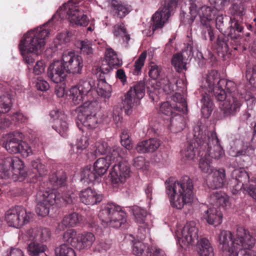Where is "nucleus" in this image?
<instances>
[{"label":"nucleus","mask_w":256,"mask_h":256,"mask_svg":"<svg viewBox=\"0 0 256 256\" xmlns=\"http://www.w3.org/2000/svg\"><path fill=\"white\" fill-rule=\"evenodd\" d=\"M218 240L223 256H256V252L252 254L251 250L256 236L242 227L238 228L233 234L228 230H221Z\"/></svg>","instance_id":"nucleus-1"},{"label":"nucleus","mask_w":256,"mask_h":256,"mask_svg":"<svg viewBox=\"0 0 256 256\" xmlns=\"http://www.w3.org/2000/svg\"><path fill=\"white\" fill-rule=\"evenodd\" d=\"M194 136L199 148L204 150L198 163V167L204 173L209 174L215 169L211 166L212 158L219 160L224 152L214 131H209L204 126L194 127Z\"/></svg>","instance_id":"nucleus-2"},{"label":"nucleus","mask_w":256,"mask_h":256,"mask_svg":"<svg viewBox=\"0 0 256 256\" xmlns=\"http://www.w3.org/2000/svg\"><path fill=\"white\" fill-rule=\"evenodd\" d=\"M165 184L166 193L172 207L180 210L192 202L194 186L188 176H184L178 181L166 180Z\"/></svg>","instance_id":"nucleus-3"},{"label":"nucleus","mask_w":256,"mask_h":256,"mask_svg":"<svg viewBox=\"0 0 256 256\" xmlns=\"http://www.w3.org/2000/svg\"><path fill=\"white\" fill-rule=\"evenodd\" d=\"M36 212L42 216H47L51 206L54 204L58 207L72 204V198L70 194H60L54 189L48 188L44 191H40L36 195Z\"/></svg>","instance_id":"nucleus-4"},{"label":"nucleus","mask_w":256,"mask_h":256,"mask_svg":"<svg viewBox=\"0 0 256 256\" xmlns=\"http://www.w3.org/2000/svg\"><path fill=\"white\" fill-rule=\"evenodd\" d=\"M122 145L125 148L120 147H114L110 151L105 158L98 159L94 163V168L98 174L101 178L107 172L112 162H118L119 159L122 158L126 153V150H131L132 144L130 139L128 130H123L120 135Z\"/></svg>","instance_id":"nucleus-5"},{"label":"nucleus","mask_w":256,"mask_h":256,"mask_svg":"<svg viewBox=\"0 0 256 256\" xmlns=\"http://www.w3.org/2000/svg\"><path fill=\"white\" fill-rule=\"evenodd\" d=\"M48 34V30L42 27H38L28 32L24 36L19 45L22 54L34 53L38 54L44 48L45 40Z\"/></svg>","instance_id":"nucleus-6"},{"label":"nucleus","mask_w":256,"mask_h":256,"mask_svg":"<svg viewBox=\"0 0 256 256\" xmlns=\"http://www.w3.org/2000/svg\"><path fill=\"white\" fill-rule=\"evenodd\" d=\"M26 236L31 242L27 247L28 253L30 256H40L48 250L47 246L42 242L48 240L50 236V232L47 228H34L28 230Z\"/></svg>","instance_id":"nucleus-7"},{"label":"nucleus","mask_w":256,"mask_h":256,"mask_svg":"<svg viewBox=\"0 0 256 256\" xmlns=\"http://www.w3.org/2000/svg\"><path fill=\"white\" fill-rule=\"evenodd\" d=\"M98 217L104 226L118 228L126 222V214L122 208L113 203L103 204Z\"/></svg>","instance_id":"nucleus-8"},{"label":"nucleus","mask_w":256,"mask_h":256,"mask_svg":"<svg viewBox=\"0 0 256 256\" xmlns=\"http://www.w3.org/2000/svg\"><path fill=\"white\" fill-rule=\"evenodd\" d=\"M218 88L215 91V97L218 100L224 102L220 106V108L224 118H230L236 116L240 112L242 104L243 94H237L236 96H230L226 95L224 90H220Z\"/></svg>","instance_id":"nucleus-9"},{"label":"nucleus","mask_w":256,"mask_h":256,"mask_svg":"<svg viewBox=\"0 0 256 256\" xmlns=\"http://www.w3.org/2000/svg\"><path fill=\"white\" fill-rule=\"evenodd\" d=\"M57 14L60 18H63L66 14V18L69 21L78 26H86L89 22L82 8L77 5L75 0H70L66 4L60 6L57 10Z\"/></svg>","instance_id":"nucleus-10"},{"label":"nucleus","mask_w":256,"mask_h":256,"mask_svg":"<svg viewBox=\"0 0 256 256\" xmlns=\"http://www.w3.org/2000/svg\"><path fill=\"white\" fill-rule=\"evenodd\" d=\"M97 100L87 101L76 108L78 119L84 126L94 128L98 122L96 110L98 108Z\"/></svg>","instance_id":"nucleus-11"},{"label":"nucleus","mask_w":256,"mask_h":256,"mask_svg":"<svg viewBox=\"0 0 256 256\" xmlns=\"http://www.w3.org/2000/svg\"><path fill=\"white\" fill-rule=\"evenodd\" d=\"M145 91L144 82L140 81L131 87L124 94L122 98V104L127 113L135 106L140 104V100L144 96Z\"/></svg>","instance_id":"nucleus-12"},{"label":"nucleus","mask_w":256,"mask_h":256,"mask_svg":"<svg viewBox=\"0 0 256 256\" xmlns=\"http://www.w3.org/2000/svg\"><path fill=\"white\" fill-rule=\"evenodd\" d=\"M32 217V214L21 206L10 209L6 214V220L10 226L20 228L27 224Z\"/></svg>","instance_id":"nucleus-13"},{"label":"nucleus","mask_w":256,"mask_h":256,"mask_svg":"<svg viewBox=\"0 0 256 256\" xmlns=\"http://www.w3.org/2000/svg\"><path fill=\"white\" fill-rule=\"evenodd\" d=\"M12 174L22 176L24 174V162L17 157H8L4 163H0V178H8Z\"/></svg>","instance_id":"nucleus-14"},{"label":"nucleus","mask_w":256,"mask_h":256,"mask_svg":"<svg viewBox=\"0 0 256 256\" xmlns=\"http://www.w3.org/2000/svg\"><path fill=\"white\" fill-rule=\"evenodd\" d=\"M198 228L194 222H187L183 228L177 232L178 242L182 248L194 246L198 242Z\"/></svg>","instance_id":"nucleus-15"},{"label":"nucleus","mask_w":256,"mask_h":256,"mask_svg":"<svg viewBox=\"0 0 256 256\" xmlns=\"http://www.w3.org/2000/svg\"><path fill=\"white\" fill-rule=\"evenodd\" d=\"M177 0H171L167 5L160 8L152 16V30L153 32L162 28L168 19L170 11L177 4Z\"/></svg>","instance_id":"nucleus-16"},{"label":"nucleus","mask_w":256,"mask_h":256,"mask_svg":"<svg viewBox=\"0 0 256 256\" xmlns=\"http://www.w3.org/2000/svg\"><path fill=\"white\" fill-rule=\"evenodd\" d=\"M62 60L68 72L73 74L81 72L84 66L82 59L80 56L76 54L73 51H64L62 55Z\"/></svg>","instance_id":"nucleus-17"},{"label":"nucleus","mask_w":256,"mask_h":256,"mask_svg":"<svg viewBox=\"0 0 256 256\" xmlns=\"http://www.w3.org/2000/svg\"><path fill=\"white\" fill-rule=\"evenodd\" d=\"M130 167L126 162L114 164L110 172V180L114 186L124 183L130 176Z\"/></svg>","instance_id":"nucleus-18"},{"label":"nucleus","mask_w":256,"mask_h":256,"mask_svg":"<svg viewBox=\"0 0 256 256\" xmlns=\"http://www.w3.org/2000/svg\"><path fill=\"white\" fill-rule=\"evenodd\" d=\"M67 73L66 66L62 60L55 61L51 64L47 71L48 76L55 83H59L64 80Z\"/></svg>","instance_id":"nucleus-19"},{"label":"nucleus","mask_w":256,"mask_h":256,"mask_svg":"<svg viewBox=\"0 0 256 256\" xmlns=\"http://www.w3.org/2000/svg\"><path fill=\"white\" fill-rule=\"evenodd\" d=\"M50 115L54 121V124L52 126L53 128L62 136L66 138L68 135V128L66 121V115L58 110H52Z\"/></svg>","instance_id":"nucleus-20"},{"label":"nucleus","mask_w":256,"mask_h":256,"mask_svg":"<svg viewBox=\"0 0 256 256\" xmlns=\"http://www.w3.org/2000/svg\"><path fill=\"white\" fill-rule=\"evenodd\" d=\"M193 54L192 48L188 44L186 50H184L182 53L174 55L172 60V64L178 72L186 70V64L188 57Z\"/></svg>","instance_id":"nucleus-21"},{"label":"nucleus","mask_w":256,"mask_h":256,"mask_svg":"<svg viewBox=\"0 0 256 256\" xmlns=\"http://www.w3.org/2000/svg\"><path fill=\"white\" fill-rule=\"evenodd\" d=\"M96 240L94 235L90 232L80 234L76 236V240L73 241L72 246L79 250L90 249Z\"/></svg>","instance_id":"nucleus-22"},{"label":"nucleus","mask_w":256,"mask_h":256,"mask_svg":"<svg viewBox=\"0 0 256 256\" xmlns=\"http://www.w3.org/2000/svg\"><path fill=\"white\" fill-rule=\"evenodd\" d=\"M226 177L224 169L222 168H215L208 174V184L212 189L221 188L225 183Z\"/></svg>","instance_id":"nucleus-23"},{"label":"nucleus","mask_w":256,"mask_h":256,"mask_svg":"<svg viewBox=\"0 0 256 256\" xmlns=\"http://www.w3.org/2000/svg\"><path fill=\"white\" fill-rule=\"evenodd\" d=\"M218 88L220 90H224L226 97L228 96H236L237 94L240 95L241 93L244 94V90H240L238 88L234 82L232 80H228L226 79H220L218 82L215 89H214V95L215 96V91Z\"/></svg>","instance_id":"nucleus-24"},{"label":"nucleus","mask_w":256,"mask_h":256,"mask_svg":"<svg viewBox=\"0 0 256 256\" xmlns=\"http://www.w3.org/2000/svg\"><path fill=\"white\" fill-rule=\"evenodd\" d=\"M232 177L230 185L236 192L244 188V182L249 181L248 174L242 168L234 170L232 173Z\"/></svg>","instance_id":"nucleus-25"},{"label":"nucleus","mask_w":256,"mask_h":256,"mask_svg":"<svg viewBox=\"0 0 256 256\" xmlns=\"http://www.w3.org/2000/svg\"><path fill=\"white\" fill-rule=\"evenodd\" d=\"M80 200L86 205H94L100 203L102 200V196L91 188L82 190L79 194Z\"/></svg>","instance_id":"nucleus-26"},{"label":"nucleus","mask_w":256,"mask_h":256,"mask_svg":"<svg viewBox=\"0 0 256 256\" xmlns=\"http://www.w3.org/2000/svg\"><path fill=\"white\" fill-rule=\"evenodd\" d=\"M160 144L159 140L155 138H150L138 142L136 146V150L138 153L141 154L153 152L158 150Z\"/></svg>","instance_id":"nucleus-27"},{"label":"nucleus","mask_w":256,"mask_h":256,"mask_svg":"<svg viewBox=\"0 0 256 256\" xmlns=\"http://www.w3.org/2000/svg\"><path fill=\"white\" fill-rule=\"evenodd\" d=\"M218 10L211 6H204L200 8L198 6L197 14H198L202 25H206L218 14Z\"/></svg>","instance_id":"nucleus-28"},{"label":"nucleus","mask_w":256,"mask_h":256,"mask_svg":"<svg viewBox=\"0 0 256 256\" xmlns=\"http://www.w3.org/2000/svg\"><path fill=\"white\" fill-rule=\"evenodd\" d=\"M190 12L186 14L182 10L180 14L181 22L184 25L190 26L194 22L197 15L198 5L196 0H190Z\"/></svg>","instance_id":"nucleus-29"},{"label":"nucleus","mask_w":256,"mask_h":256,"mask_svg":"<svg viewBox=\"0 0 256 256\" xmlns=\"http://www.w3.org/2000/svg\"><path fill=\"white\" fill-rule=\"evenodd\" d=\"M204 216L209 224L214 226H217L222 222V214L218 208L212 207L208 208Z\"/></svg>","instance_id":"nucleus-30"},{"label":"nucleus","mask_w":256,"mask_h":256,"mask_svg":"<svg viewBox=\"0 0 256 256\" xmlns=\"http://www.w3.org/2000/svg\"><path fill=\"white\" fill-rule=\"evenodd\" d=\"M112 6L113 15L120 18L125 17L132 10L130 6L116 0L112 1Z\"/></svg>","instance_id":"nucleus-31"},{"label":"nucleus","mask_w":256,"mask_h":256,"mask_svg":"<svg viewBox=\"0 0 256 256\" xmlns=\"http://www.w3.org/2000/svg\"><path fill=\"white\" fill-rule=\"evenodd\" d=\"M80 220V216L76 212H73L66 216L58 224V230L62 231L67 228L74 227L77 224Z\"/></svg>","instance_id":"nucleus-32"},{"label":"nucleus","mask_w":256,"mask_h":256,"mask_svg":"<svg viewBox=\"0 0 256 256\" xmlns=\"http://www.w3.org/2000/svg\"><path fill=\"white\" fill-rule=\"evenodd\" d=\"M212 204L216 206H222L223 208L230 206L229 197L224 192H216L212 194L210 197Z\"/></svg>","instance_id":"nucleus-33"},{"label":"nucleus","mask_w":256,"mask_h":256,"mask_svg":"<svg viewBox=\"0 0 256 256\" xmlns=\"http://www.w3.org/2000/svg\"><path fill=\"white\" fill-rule=\"evenodd\" d=\"M194 142H190L186 144L184 150L182 152V156L188 160H193L196 154H200L201 152H204L202 149L199 148L196 140V136L194 135Z\"/></svg>","instance_id":"nucleus-34"},{"label":"nucleus","mask_w":256,"mask_h":256,"mask_svg":"<svg viewBox=\"0 0 256 256\" xmlns=\"http://www.w3.org/2000/svg\"><path fill=\"white\" fill-rule=\"evenodd\" d=\"M219 78V75L216 70H212L209 72L204 78L205 83L204 82V87L207 90L210 92H211L214 93V89H215L216 86L214 85L216 82H218Z\"/></svg>","instance_id":"nucleus-35"},{"label":"nucleus","mask_w":256,"mask_h":256,"mask_svg":"<svg viewBox=\"0 0 256 256\" xmlns=\"http://www.w3.org/2000/svg\"><path fill=\"white\" fill-rule=\"evenodd\" d=\"M20 140L9 134L7 140L4 142V145L6 150L10 154H18Z\"/></svg>","instance_id":"nucleus-36"},{"label":"nucleus","mask_w":256,"mask_h":256,"mask_svg":"<svg viewBox=\"0 0 256 256\" xmlns=\"http://www.w3.org/2000/svg\"><path fill=\"white\" fill-rule=\"evenodd\" d=\"M99 78L97 84L96 92L98 96L109 98L111 96L112 88L104 80V78Z\"/></svg>","instance_id":"nucleus-37"},{"label":"nucleus","mask_w":256,"mask_h":256,"mask_svg":"<svg viewBox=\"0 0 256 256\" xmlns=\"http://www.w3.org/2000/svg\"><path fill=\"white\" fill-rule=\"evenodd\" d=\"M200 102L202 114L204 118H208L212 110V102L210 95L206 92L202 94Z\"/></svg>","instance_id":"nucleus-38"},{"label":"nucleus","mask_w":256,"mask_h":256,"mask_svg":"<svg viewBox=\"0 0 256 256\" xmlns=\"http://www.w3.org/2000/svg\"><path fill=\"white\" fill-rule=\"evenodd\" d=\"M112 32L114 36L116 38H120L124 42L128 44L130 40V36L127 32L124 23L122 22H118L112 28Z\"/></svg>","instance_id":"nucleus-39"},{"label":"nucleus","mask_w":256,"mask_h":256,"mask_svg":"<svg viewBox=\"0 0 256 256\" xmlns=\"http://www.w3.org/2000/svg\"><path fill=\"white\" fill-rule=\"evenodd\" d=\"M76 86L86 96L95 89V81L90 78H83Z\"/></svg>","instance_id":"nucleus-40"},{"label":"nucleus","mask_w":256,"mask_h":256,"mask_svg":"<svg viewBox=\"0 0 256 256\" xmlns=\"http://www.w3.org/2000/svg\"><path fill=\"white\" fill-rule=\"evenodd\" d=\"M81 180L87 183L94 182L95 181L98 182L100 178L99 176L96 174V172L94 168L87 166L84 168L80 174Z\"/></svg>","instance_id":"nucleus-41"},{"label":"nucleus","mask_w":256,"mask_h":256,"mask_svg":"<svg viewBox=\"0 0 256 256\" xmlns=\"http://www.w3.org/2000/svg\"><path fill=\"white\" fill-rule=\"evenodd\" d=\"M170 130L174 132L182 131L185 126L184 118L180 114H176L170 119Z\"/></svg>","instance_id":"nucleus-42"},{"label":"nucleus","mask_w":256,"mask_h":256,"mask_svg":"<svg viewBox=\"0 0 256 256\" xmlns=\"http://www.w3.org/2000/svg\"><path fill=\"white\" fill-rule=\"evenodd\" d=\"M132 214L134 221L139 224H144L147 216L146 210L136 206L129 208Z\"/></svg>","instance_id":"nucleus-43"},{"label":"nucleus","mask_w":256,"mask_h":256,"mask_svg":"<svg viewBox=\"0 0 256 256\" xmlns=\"http://www.w3.org/2000/svg\"><path fill=\"white\" fill-rule=\"evenodd\" d=\"M198 253L200 256H214V250L209 242L206 238L200 239L198 245Z\"/></svg>","instance_id":"nucleus-44"},{"label":"nucleus","mask_w":256,"mask_h":256,"mask_svg":"<svg viewBox=\"0 0 256 256\" xmlns=\"http://www.w3.org/2000/svg\"><path fill=\"white\" fill-rule=\"evenodd\" d=\"M106 62L116 68L122 64V60L118 57L116 53L112 48H110L106 52Z\"/></svg>","instance_id":"nucleus-45"},{"label":"nucleus","mask_w":256,"mask_h":256,"mask_svg":"<svg viewBox=\"0 0 256 256\" xmlns=\"http://www.w3.org/2000/svg\"><path fill=\"white\" fill-rule=\"evenodd\" d=\"M231 26L228 36L232 39H236L238 36V33L242 32L244 27L242 24L238 22L236 18H230Z\"/></svg>","instance_id":"nucleus-46"},{"label":"nucleus","mask_w":256,"mask_h":256,"mask_svg":"<svg viewBox=\"0 0 256 256\" xmlns=\"http://www.w3.org/2000/svg\"><path fill=\"white\" fill-rule=\"evenodd\" d=\"M70 93L72 100L76 105L80 104L86 96L84 94H82V92L76 86L71 88Z\"/></svg>","instance_id":"nucleus-47"},{"label":"nucleus","mask_w":256,"mask_h":256,"mask_svg":"<svg viewBox=\"0 0 256 256\" xmlns=\"http://www.w3.org/2000/svg\"><path fill=\"white\" fill-rule=\"evenodd\" d=\"M56 256H76L75 251L67 244H62L55 250Z\"/></svg>","instance_id":"nucleus-48"},{"label":"nucleus","mask_w":256,"mask_h":256,"mask_svg":"<svg viewBox=\"0 0 256 256\" xmlns=\"http://www.w3.org/2000/svg\"><path fill=\"white\" fill-rule=\"evenodd\" d=\"M162 72V67L155 62H151L149 64V76L154 80L158 79Z\"/></svg>","instance_id":"nucleus-49"},{"label":"nucleus","mask_w":256,"mask_h":256,"mask_svg":"<svg viewBox=\"0 0 256 256\" xmlns=\"http://www.w3.org/2000/svg\"><path fill=\"white\" fill-rule=\"evenodd\" d=\"M172 100L174 102L178 104L175 106L178 111H184V108L187 110V104L183 96L180 93H176L173 96Z\"/></svg>","instance_id":"nucleus-50"},{"label":"nucleus","mask_w":256,"mask_h":256,"mask_svg":"<svg viewBox=\"0 0 256 256\" xmlns=\"http://www.w3.org/2000/svg\"><path fill=\"white\" fill-rule=\"evenodd\" d=\"M65 174H52L49 178V182L54 187H61L66 182Z\"/></svg>","instance_id":"nucleus-51"},{"label":"nucleus","mask_w":256,"mask_h":256,"mask_svg":"<svg viewBox=\"0 0 256 256\" xmlns=\"http://www.w3.org/2000/svg\"><path fill=\"white\" fill-rule=\"evenodd\" d=\"M96 153L99 154H106L108 155V152L111 151L114 146L110 148L108 146V144L103 141H98L96 143ZM115 147H116L115 146Z\"/></svg>","instance_id":"nucleus-52"},{"label":"nucleus","mask_w":256,"mask_h":256,"mask_svg":"<svg viewBox=\"0 0 256 256\" xmlns=\"http://www.w3.org/2000/svg\"><path fill=\"white\" fill-rule=\"evenodd\" d=\"M31 166L33 168V172L42 176L46 174V170L44 165L42 164L39 159L34 160L31 162Z\"/></svg>","instance_id":"nucleus-53"},{"label":"nucleus","mask_w":256,"mask_h":256,"mask_svg":"<svg viewBox=\"0 0 256 256\" xmlns=\"http://www.w3.org/2000/svg\"><path fill=\"white\" fill-rule=\"evenodd\" d=\"M160 111L163 114L166 116H170L172 114H175L176 111H178L174 104H170L168 102H163L160 106Z\"/></svg>","instance_id":"nucleus-54"},{"label":"nucleus","mask_w":256,"mask_h":256,"mask_svg":"<svg viewBox=\"0 0 256 256\" xmlns=\"http://www.w3.org/2000/svg\"><path fill=\"white\" fill-rule=\"evenodd\" d=\"M78 47L80 49L82 53L84 54L90 55L93 53L92 43L90 41L84 40L78 44Z\"/></svg>","instance_id":"nucleus-55"},{"label":"nucleus","mask_w":256,"mask_h":256,"mask_svg":"<svg viewBox=\"0 0 256 256\" xmlns=\"http://www.w3.org/2000/svg\"><path fill=\"white\" fill-rule=\"evenodd\" d=\"M72 34L70 32H62L58 35L54 40L56 46L58 48V46L64 44L70 41Z\"/></svg>","instance_id":"nucleus-56"},{"label":"nucleus","mask_w":256,"mask_h":256,"mask_svg":"<svg viewBox=\"0 0 256 256\" xmlns=\"http://www.w3.org/2000/svg\"><path fill=\"white\" fill-rule=\"evenodd\" d=\"M146 58V52H142L138 58L136 60L134 65V73L136 75H138L140 72V70L144 65V63Z\"/></svg>","instance_id":"nucleus-57"},{"label":"nucleus","mask_w":256,"mask_h":256,"mask_svg":"<svg viewBox=\"0 0 256 256\" xmlns=\"http://www.w3.org/2000/svg\"><path fill=\"white\" fill-rule=\"evenodd\" d=\"M114 68L112 66H110L108 64L105 62L103 63L100 68H96L95 72L97 78L104 77V74H108Z\"/></svg>","instance_id":"nucleus-58"},{"label":"nucleus","mask_w":256,"mask_h":256,"mask_svg":"<svg viewBox=\"0 0 256 256\" xmlns=\"http://www.w3.org/2000/svg\"><path fill=\"white\" fill-rule=\"evenodd\" d=\"M88 145V138L86 136H82L77 139L76 148L77 154H80L86 148Z\"/></svg>","instance_id":"nucleus-59"},{"label":"nucleus","mask_w":256,"mask_h":256,"mask_svg":"<svg viewBox=\"0 0 256 256\" xmlns=\"http://www.w3.org/2000/svg\"><path fill=\"white\" fill-rule=\"evenodd\" d=\"M146 248L147 250H148L146 244L138 242L134 244L132 247V252L136 256H141Z\"/></svg>","instance_id":"nucleus-60"},{"label":"nucleus","mask_w":256,"mask_h":256,"mask_svg":"<svg viewBox=\"0 0 256 256\" xmlns=\"http://www.w3.org/2000/svg\"><path fill=\"white\" fill-rule=\"evenodd\" d=\"M19 154H20L24 157H28L32 154V151L31 147L28 145V144L21 140L20 146V152Z\"/></svg>","instance_id":"nucleus-61"},{"label":"nucleus","mask_w":256,"mask_h":256,"mask_svg":"<svg viewBox=\"0 0 256 256\" xmlns=\"http://www.w3.org/2000/svg\"><path fill=\"white\" fill-rule=\"evenodd\" d=\"M246 77L249 80L250 84L256 88V64L252 68L246 70Z\"/></svg>","instance_id":"nucleus-62"},{"label":"nucleus","mask_w":256,"mask_h":256,"mask_svg":"<svg viewBox=\"0 0 256 256\" xmlns=\"http://www.w3.org/2000/svg\"><path fill=\"white\" fill-rule=\"evenodd\" d=\"M242 100H245L247 102V105L248 110H252L256 102V98L252 96L250 92L244 90Z\"/></svg>","instance_id":"nucleus-63"},{"label":"nucleus","mask_w":256,"mask_h":256,"mask_svg":"<svg viewBox=\"0 0 256 256\" xmlns=\"http://www.w3.org/2000/svg\"><path fill=\"white\" fill-rule=\"evenodd\" d=\"M76 232L74 229H70L66 231L63 235V238L65 242L70 243L72 246L73 241L76 240Z\"/></svg>","instance_id":"nucleus-64"}]
</instances>
